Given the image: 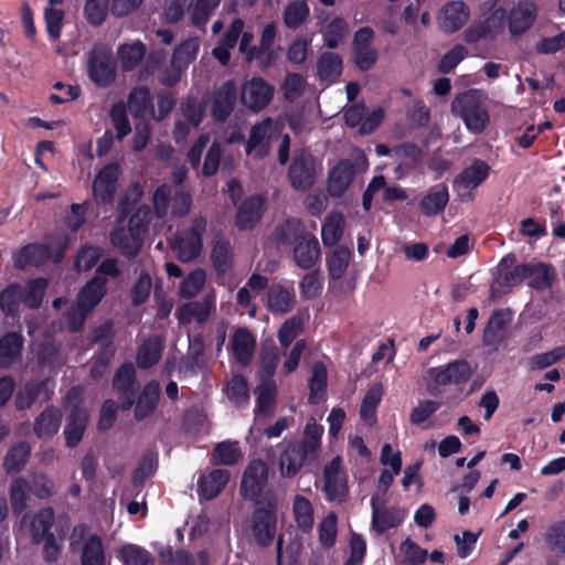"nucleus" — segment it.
I'll return each instance as SVG.
<instances>
[{
    "instance_id": "obj_32",
    "label": "nucleus",
    "mask_w": 565,
    "mask_h": 565,
    "mask_svg": "<svg viewBox=\"0 0 565 565\" xmlns=\"http://www.w3.org/2000/svg\"><path fill=\"white\" fill-rule=\"evenodd\" d=\"M62 423V412L58 407H45L34 419L33 431L39 439H49L57 434Z\"/></svg>"
},
{
    "instance_id": "obj_56",
    "label": "nucleus",
    "mask_w": 565,
    "mask_h": 565,
    "mask_svg": "<svg viewBox=\"0 0 565 565\" xmlns=\"http://www.w3.org/2000/svg\"><path fill=\"white\" fill-rule=\"evenodd\" d=\"M30 483L24 478H17L10 486V501L14 514L20 515L28 505Z\"/></svg>"
},
{
    "instance_id": "obj_17",
    "label": "nucleus",
    "mask_w": 565,
    "mask_h": 565,
    "mask_svg": "<svg viewBox=\"0 0 565 565\" xmlns=\"http://www.w3.org/2000/svg\"><path fill=\"white\" fill-rule=\"evenodd\" d=\"M237 102V86L233 79L225 81L212 94L211 116L216 122L226 121Z\"/></svg>"
},
{
    "instance_id": "obj_5",
    "label": "nucleus",
    "mask_w": 565,
    "mask_h": 565,
    "mask_svg": "<svg viewBox=\"0 0 565 565\" xmlns=\"http://www.w3.org/2000/svg\"><path fill=\"white\" fill-rule=\"evenodd\" d=\"M451 111L455 116L460 117L467 129L473 134H481L489 124V114L475 90L457 95L451 103Z\"/></svg>"
},
{
    "instance_id": "obj_43",
    "label": "nucleus",
    "mask_w": 565,
    "mask_h": 565,
    "mask_svg": "<svg viewBox=\"0 0 565 565\" xmlns=\"http://www.w3.org/2000/svg\"><path fill=\"white\" fill-rule=\"evenodd\" d=\"M31 455V446L28 441H19L13 444L3 460V467L7 473L20 472L29 461Z\"/></svg>"
},
{
    "instance_id": "obj_38",
    "label": "nucleus",
    "mask_w": 565,
    "mask_h": 565,
    "mask_svg": "<svg viewBox=\"0 0 565 565\" xmlns=\"http://www.w3.org/2000/svg\"><path fill=\"white\" fill-rule=\"evenodd\" d=\"M342 70L343 60L338 53L323 52L317 61V75L321 82L334 83Z\"/></svg>"
},
{
    "instance_id": "obj_55",
    "label": "nucleus",
    "mask_w": 565,
    "mask_h": 565,
    "mask_svg": "<svg viewBox=\"0 0 565 565\" xmlns=\"http://www.w3.org/2000/svg\"><path fill=\"white\" fill-rule=\"evenodd\" d=\"M200 41L198 38H189L182 41L172 53V63L179 67H186L199 53Z\"/></svg>"
},
{
    "instance_id": "obj_11",
    "label": "nucleus",
    "mask_w": 565,
    "mask_h": 565,
    "mask_svg": "<svg viewBox=\"0 0 565 565\" xmlns=\"http://www.w3.org/2000/svg\"><path fill=\"white\" fill-rule=\"evenodd\" d=\"M113 388L117 394L118 408L122 412L131 409L139 390L136 369L131 362H125L116 370Z\"/></svg>"
},
{
    "instance_id": "obj_36",
    "label": "nucleus",
    "mask_w": 565,
    "mask_h": 565,
    "mask_svg": "<svg viewBox=\"0 0 565 565\" xmlns=\"http://www.w3.org/2000/svg\"><path fill=\"white\" fill-rule=\"evenodd\" d=\"M55 520L54 510L51 507L40 509L30 523L31 543L40 544L50 533Z\"/></svg>"
},
{
    "instance_id": "obj_13",
    "label": "nucleus",
    "mask_w": 565,
    "mask_h": 565,
    "mask_svg": "<svg viewBox=\"0 0 565 565\" xmlns=\"http://www.w3.org/2000/svg\"><path fill=\"white\" fill-rule=\"evenodd\" d=\"M288 179L295 190H308L316 182V161L313 156L306 150L295 153L288 169Z\"/></svg>"
},
{
    "instance_id": "obj_9",
    "label": "nucleus",
    "mask_w": 565,
    "mask_h": 565,
    "mask_svg": "<svg viewBox=\"0 0 565 565\" xmlns=\"http://www.w3.org/2000/svg\"><path fill=\"white\" fill-rule=\"evenodd\" d=\"M489 174L490 166L481 159H473L454 179V189L458 193L460 201H472L475 198L472 191L480 186L488 179Z\"/></svg>"
},
{
    "instance_id": "obj_57",
    "label": "nucleus",
    "mask_w": 565,
    "mask_h": 565,
    "mask_svg": "<svg viewBox=\"0 0 565 565\" xmlns=\"http://www.w3.org/2000/svg\"><path fill=\"white\" fill-rule=\"evenodd\" d=\"M233 254L228 241L218 239L211 252V262L218 274H225L232 266Z\"/></svg>"
},
{
    "instance_id": "obj_24",
    "label": "nucleus",
    "mask_w": 565,
    "mask_h": 565,
    "mask_svg": "<svg viewBox=\"0 0 565 565\" xmlns=\"http://www.w3.org/2000/svg\"><path fill=\"white\" fill-rule=\"evenodd\" d=\"M213 307L214 297L206 295L200 301H189L178 307L175 317L180 324H188L193 320L199 323H203L209 318Z\"/></svg>"
},
{
    "instance_id": "obj_12",
    "label": "nucleus",
    "mask_w": 565,
    "mask_h": 565,
    "mask_svg": "<svg viewBox=\"0 0 565 565\" xmlns=\"http://www.w3.org/2000/svg\"><path fill=\"white\" fill-rule=\"evenodd\" d=\"M372 509V530L381 535L390 529L398 527L406 515L404 509L398 507L385 508V499L381 498L379 493L373 494L370 501Z\"/></svg>"
},
{
    "instance_id": "obj_34",
    "label": "nucleus",
    "mask_w": 565,
    "mask_h": 565,
    "mask_svg": "<svg viewBox=\"0 0 565 565\" xmlns=\"http://www.w3.org/2000/svg\"><path fill=\"white\" fill-rule=\"evenodd\" d=\"M232 350L236 361L246 366L252 362L256 339L247 328H238L232 338Z\"/></svg>"
},
{
    "instance_id": "obj_14",
    "label": "nucleus",
    "mask_w": 565,
    "mask_h": 565,
    "mask_svg": "<svg viewBox=\"0 0 565 565\" xmlns=\"http://www.w3.org/2000/svg\"><path fill=\"white\" fill-rule=\"evenodd\" d=\"M342 459L335 456L323 468V492L329 502L342 503L349 494L347 477L341 475Z\"/></svg>"
},
{
    "instance_id": "obj_29",
    "label": "nucleus",
    "mask_w": 565,
    "mask_h": 565,
    "mask_svg": "<svg viewBox=\"0 0 565 565\" xmlns=\"http://www.w3.org/2000/svg\"><path fill=\"white\" fill-rule=\"evenodd\" d=\"M53 391L49 388V382L42 381H26L24 386L17 393L14 398V406L18 411H26L36 402L41 396L44 401L51 399Z\"/></svg>"
},
{
    "instance_id": "obj_22",
    "label": "nucleus",
    "mask_w": 565,
    "mask_h": 565,
    "mask_svg": "<svg viewBox=\"0 0 565 565\" xmlns=\"http://www.w3.org/2000/svg\"><path fill=\"white\" fill-rule=\"evenodd\" d=\"M107 292V278L95 275L79 290L77 295V308L89 313L105 297Z\"/></svg>"
},
{
    "instance_id": "obj_21",
    "label": "nucleus",
    "mask_w": 565,
    "mask_h": 565,
    "mask_svg": "<svg viewBox=\"0 0 565 565\" xmlns=\"http://www.w3.org/2000/svg\"><path fill=\"white\" fill-rule=\"evenodd\" d=\"M320 245L318 238L310 232L306 233L295 244L294 260L301 269L313 268L320 259Z\"/></svg>"
},
{
    "instance_id": "obj_44",
    "label": "nucleus",
    "mask_w": 565,
    "mask_h": 565,
    "mask_svg": "<svg viewBox=\"0 0 565 565\" xmlns=\"http://www.w3.org/2000/svg\"><path fill=\"white\" fill-rule=\"evenodd\" d=\"M306 233L308 232L300 220L289 217L276 226L273 236L276 243L289 245L292 242L296 244Z\"/></svg>"
},
{
    "instance_id": "obj_19",
    "label": "nucleus",
    "mask_w": 565,
    "mask_h": 565,
    "mask_svg": "<svg viewBox=\"0 0 565 565\" xmlns=\"http://www.w3.org/2000/svg\"><path fill=\"white\" fill-rule=\"evenodd\" d=\"M470 18V9L462 1L445 3L438 15L439 28L447 34L459 31Z\"/></svg>"
},
{
    "instance_id": "obj_37",
    "label": "nucleus",
    "mask_w": 565,
    "mask_h": 565,
    "mask_svg": "<svg viewBox=\"0 0 565 565\" xmlns=\"http://www.w3.org/2000/svg\"><path fill=\"white\" fill-rule=\"evenodd\" d=\"M448 202V189L445 184H443L428 191V193L419 202V210L425 216H435L444 212Z\"/></svg>"
},
{
    "instance_id": "obj_49",
    "label": "nucleus",
    "mask_w": 565,
    "mask_h": 565,
    "mask_svg": "<svg viewBox=\"0 0 565 565\" xmlns=\"http://www.w3.org/2000/svg\"><path fill=\"white\" fill-rule=\"evenodd\" d=\"M21 303H23V287L20 284H10L0 291V310L6 316L15 315Z\"/></svg>"
},
{
    "instance_id": "obj_45",
    "label": "nucleus",
    "mask_w": 565,
    "mask_h": 565,
    "mask_svg": "<svg viewBox=\"0 0 565 565\" xmlns=\"http://www.w3.org/2000/svg\"><path fill=\"white\" fill-rule=\"evenodd\" d=\"M162 343L159 338H149L138 349L136 362L141 370L154 366L161 359Z\"/></svg>"
},
{
    "instance_id": "obj_30",
    "label": "nucleus",
    "mask_w": 565,
    "mask_h": 565,
    "mask_svg": "<svg viewBox=\"0 0 565 565\" xmlns=\"http://www.w3.org/2000/svg\"><path fill=\"white\" fill-rule=\"evenodd\" d=\"M24 338L20 332L9 331L0 338V369L8 370L22 358Z\"/></svg>"
},
{
    "instance_id": "obj_39",
    "label": "nucleus",
    "mask_w": 565,
    "mask_h": 565,
    "mask_svg": "<svg viewBox=\"0 0 565 565\" xmlns=\"http://www.w3.org/2000/svg\"><path fill=\"white\" fill-rule=\"evenodd\" d=\"M146 53L147 47L139 40L132 43L121 44L117 50V57L119 60L121 70L124 72L134 71L145 58Z\"/></svg>"
},
{
    "instance_id": "obj_10",
    "label": "nucleus",
    "mask_w": 565,
    "mask_h": 565,
    "mask_svg": "<svg viewBox=\"0 0 565 565\" xmlns=\"http://www.w3.org/2000/svg\"><path fill=\"white\" fill-rule=\"evenodd\" d=\"M375 32L371 26H362L353 34L352 61L361 72H367L376 64L379 51L373 46Z\"/></svg>"
},
{
    "instance_id": "obj_61",
    "label": "nucleus",
    "mask_w": 565,
    "mask_h": 565,
    "mask_svg": "<svg viewBox=\"0 0 565 565\" xmlns=\"http://www.w3.org/2000/svg\"><path fill=\"white\" fill-rule=\"evenodd\" d=\"M309 13V7L305 1H294L284 10V23L289 29H298L308 19Z\"/></svg>"
},
{
    "instance_id": "obj_52",
    "label": "nucleus",
    "mask_w": 565,
    "mask_h": 565,
    "mask_svg": "<svg viewBox=\"0 0 565 565\" xmlns=\"http://www.w3.org/2000/svg\"><path fill=\"white\" fill-rule=\"evenodd\" d=\"M118 557L124 565H154L150 552L136 544H125L119 548Z\"/></svg>"
},
{
    "instance_id": "obj_54",
    "label": "nucleus",
    "mask_w": 565,
    "mask_h": 565,
    "mask_svg": "<svg viewBox=\"0 0 565 565\" xmlns=\"http://www.w3.org/2000/svg\"><path fill=\"white\" fill-rule=\"evenodd\" d=\"M294 514L298 527L307 533L313 526V508L311 502L303 495H296L294 500Z\"/></svg>"
},
{
    "instance_id": "obj_50",
    "label": "nucleus",
    "mask_w": 565,
    "mask_h": 565,
    "mask_svg": "<svg viewBox=\"0 0 565 565\" xmlns=\"http://www.w3.org/2000/svg\"><path fill=\"white\" fill-rule=\"evenodd\" d=\"M152 106V98L147 86L135 87L128 96V109L135 118L146 116L148 109Z\"/></svg>"
},
{
    "instance_id": "obj_62",
    "label": "nucleus",
    "mask_w": 565,
    "mask_h": 565,
    "mask_svg": "<svg viewBox=\"0 0 565 565\" xmlns=\"http://www.w3.org/2000/svg\"><path fill=\"white\" fill-rule=\"evenodd\" d=\"M382 401L381 386H372L364 395L361 406L360 416L364 422L371 423L376 419V409Z\"/></svg>"
},
{
    "instance_id": "obj_25",
    "label": "nucleus",
    "mask_w": 565,
    "mask_h": 565,
    "mask_svg": "<svg viewBox=\"0 0 565 565\" xmlns=\"http://www.w3.org/2000/svg\"><path fill=\"white\" fill-rule=\"evenodd\" d=\"M537 17V6L529 1H520L516 7L510 11L508 26L513 35L525 33L535 22Z\"/></svg>"
},
{
    "instance_id": "obj_15",
    "label": "nucleus",
    "mask_w": 565,
    "mask_h": 565,
    "mask_svg": "<svg viewBox=\"0 0 565 565\" xmlns=\"http://www.w3.org/2000/svg\"><path fill=\"white\" fill-rule=\"evenodd\" d=\"M515 263L516 257L512 253L505 255L500 260L497 267L498 274L491 287L492 290L495 285L503 288H512L522 284L524 279L532 277L534 268L531 267V264L515 265Z\"/></svg>"
},
{
    "instance_id": "obj_27",
    "label": "nucleus",
    "mask_w": 565,
    "mask_h": 565,
    "mask_svg": "<svg viewBox=\"0 0 565 565\" xmlns=\"http://www.w3.org/2000/svg\"><path fill=\"white\" fill-rule=\"evenodd\" d=\"M89 415L87 409L74 405L64 427L65 444L70 448L78 446L87 428Z\"/></svg>"
},
{
    "instance_id": "obj_3",
    "label": "nucleus",
    "mask_w": 565,
    "mask_h": 565,
    "mask_svg": "<svg viewBox=\"0 0 565 565\" xmlns=\"http://www.w3.org/2000/svg\"><path fill=\"white\" fill-rule=\"evenodd\" d=\"M250 533L259 547H269L276 537L278 498L273 490L265 493L263 502L253 503Z\"/></svg>"
},
{
    "instance_id": "obj_42",
    "label": "nucleus",
    "mask_w": 565,
    "mask_h": 565,
    "mask_svg": "<svg viewBox=\"0 0 565 565\" xmlns=\"http://www.w3.org/2000/svg\"><path fill=\"white\" fill-rule=\"evenodd\" d=\"M344 225V217L340 212H331L327 215L321 227V238L326 247H332L339 243Z\"/></svg>"
},
{
    "instance_id": "obj_6",
    "label": "nucleus",
    "mask_w": 565,
    "mask_h": 565,
    "mask_svg": "<svg viewBox=\"0 0 565 565\" xmlns=\"http://www.w3.org/2000/svg\"><path fill=\"white\" fill-rule=\"evenodd\" d=\"M87 72L98 87H109L116 81L117 64L111 50L105 44H96L88 52Z\"/></svg>"
},
{
    "instance_id": "obj_47",
    "label": "nucleus",
    "mask_w": 565,
    "mask_h": 565,
    "mask_svg": "<svg viewBox=\"0 0 565 565\" xmlns=\"http://www.w3.org/2000/svg\"><path fill=\"white\" fill-rule=\"evenodd\" d=\"M105 551L99 535L90 534L83 544L81 565H105Z\"/></svg>"
},
{
    "instance_id": "obj_26",
    "label": "nucleus",
    "mask_w": 565,
    "mask_h": 565,
    "mask_svg": "<svg viewBox=\"0 0 565 565\" xmlns=\"http://www.w3.org/2000/svg\"><path fill=\"white\" fill-rule=\"evenodd\" d=\"M355 171L348 159L340 160L329 172L328 192L332 198H341L350 186Z\"/></svg>"
},
{
    "instance_id": "obj_41",
    "label": "nucleus",
    "mask_w": 565,
    "mask_h": 565,
    "mask_svg": "<svg viewBox=\"0 0 565 565\" xmlns=\"http://www.w3.org/2000/svg\"><path fill=\"white\" fill-rule=\"evenodd\" d=\"M352 250L345 246H337L332 252L327 254L326 263L329 278L340 280L350 264Z\"/></svg>"
},
{
    "instance_id": "obj_58",
    "label": "nucleus",
    "mask_w": 565,
    "mask_h": 565,
    "mask_svg": "<svg viewBox=\"0 0 565 565\" xmlns=\"http://www.w3.org/2000/svg\"><path fill=\"white\" fill-rule=\"evenodd\" d=\"M328 385L327 367L322 362H316L312 367V376L309 381V403L317 404L319 394H324Z\"/></svg>"
},
{
    "instance_id": "obj_35",
    "label": "nucleus",
    "mask_w": 565,
    "mask_h": 565,
    "mask_svg": "<svg viewBox=\"0 0 565 565\" xmlns=\"http://www.w3.org/2000/svg\"><path fill=\"white\" fill-rule=\"evenodd\" d=\"M510 320V311L498 309L494 310L488 319L483 329L482 342L484 345H495L501 339L505 327Z\"/></svg>"
},
{
    "instance_id": "obj_18",
    "label": "nucleus",
    "mask_w": 565,
    "mask_h": 565,
    "mask_svg": "<svg viewBox=\"0 0 565 565\" xmlns=\"http://www.w3.org/2000/svg\"><path fill=\"white\" fill-rule=\"evenodd\" d=\"M119 167L117 163H108L96 174L93 182V194L98 204H111L117 191Z\"/></svg>"
},
{
    "instance_id": "obj_64",
    "label": "nucleus",
    "mask_w": 565,
    "mask_h": 565,
    "mask_svg": "<svg viewBox=\"0 0 565 565\" xmlns=\"http://www.w3.org/2000/svg\"><path fill=\"white\" fill-rule=\"evenodd\" d=\"M547 546L557 553L565 554V521L550 525L544 535Z\"/></svg>"
},
{
    "instance_id": "obj_1",
    "label": "nucleus",
    "mask_w": 565,
    "mask_h": 565,
    "mask_svg": "<svg viewBox=\"0 0 565 565\" xmlns=\"http://www.w3.org/2000/svg\"><path fill=\"white\" fill-rule=\"evenodd\" d=\"M323 431V426L311 417L306 423L302 437L286 444L279 456V472L282 478L296 477L306 465L317 459Z\"/></svg>"
},
{
    "instance_id": "obj_31",
    "label": "nucleus",
    "mask_w": 565,
    "mask_h": 565,
    "mask_svg": "<svg viewBox=\"0 0 565 565\" xmlns=\"http://www.w3.org/2000/svg\"><path fill=\"white\" fill-rule=\"evenodd\" d=\"M271 127L273 119L270 117H267L252 126L249 137L245 145V151L247 154L256 151V157L263 159L269 153V142L267 137Z\"/></svg>"
},
{
    "instance_id": "obj_40",
    "label": "nucleus",
    "mask_w": 565,
    "mask_h": 565,
    "mask_svg": "<svg viewBox=\"0 0 565 565\" xmlns=\"http://www.w3.org/2000/svg\"><path fill=\"white\" fill-rule=\"evenodd\" d=\"M296 302L295 295L279 284L271 285L267 291V306L273 313H287Z\"/></svg>"
},
{
    "instance_id": "obj_7",
    "label": "nucleus",
    "mask_w": 565,
    "mask_h": 565,
    "mask_svg": "<svg viewBox=\"0 0 565 565\" xmlns=\"http://www.w3.org/2000/svg\"><path fill=\"white\" fill-rule=\"evenodd\" d=\"M268 475L269 468L264 460H252L242 476L239 486L242 498L252 503L263 502L265 493L270 490L267 488Z\"/></svg>"
},
{
    "instance_id": "obj_8",
    "label": "nucleus",
    "mask_w": 565,
    "mask_h": 565,
    "mask_svg": "<svg viewBox=\"0 0 565 565\" xmlns=\"http://www.w3.org/2000/svg\"><path fill=\"white\" fill-rule=\"evenodd\" d=\"M206 231V220L196 216L192 220L191 226L182 236H177L173 242V250L182 263H188L196 258L202 250L203 234Z\"/></svg>"
},
{
    "instance_id": "obj_2",
    "label": "nucleus",
    "mask_w": 565,
    "mask_h": 565,
    "mask_svg": "<svg viewBox=\"0 0 565 565\" xmlns=\"http://www.w3.org/2000/svg\"><path fill=\"white\" fill-rule=\"evenodd\" d=\"M473 373L475 370L471 364L465 359H457L445 365L429 367L426 371L429 379L427 392L437 397L444 395L448 387H454L455 394L451 399L458 398Z\"/></svg>"
},
{
    "instance_id": "obj_20",
    "label": "nucleus",
    "mask_w": 565,
    "mask_h": 565,
    "mask_svg": "<svg viewBox=\"0 0 565 565\" xmlns=\"http://www.w3.org/2000/svg\"><path fill=\"white\" fill-rule=\"evenodd\" d=\"M160 399V384L157 380L148 381L135 398L134 416L140 422L150 417L157 409Z\"/></svg>"
},
{
    "instance_id": "obj_59",
    "label": "nucleus",
    "mask_w": 565,
    "mask_h": 565,
    "mask_svg": "<svg viewBox=\"0 0 565 565\" xmlns=\"http://www.w3.org/2000/svg\"><path fill=\"white\" fill-rule=\"evenodd\" d=\"M277 388L274 382L262 384L257 388L255 415H269L273 412Z\"/></svg>"
},
{
    "instance_id": "obj_4",
    "label": "nucleus",
    "mask_w": 565,
    "mask_h": 565,
    "mask_svg": "<svg viewBox=\"0 0 565 565\" xmlns=\"http://www.w3.org/2000/svg\"><path fill=\"white\" fill-rule=\"evenodd\" d=\"M70 245V237L66 234H61L56 237L55 249L42 243H29L13 253V266L19 270H24L26 267H41L49 260L58 264L64 258V252Z\"/></svg>"
},
{
    "instance_id": "obj_28",
    "label": "nucleus",
    "mask_w": 565,
    "mask_h": 565,
    "mask_svg": "<svg viewBox=\"0 0 565 565\" xmlns=\"http://www.w3.org/2000/svg\"><path fill=\"white\" fill-rule=\"evenodd\" d=\"M264 200L259 195L246 198L237 207L235 226L239 231L252 230L262 218Z\"/></svg>"
},
{
    "instance_id": "obj_33",
    "label": "nucleus",
    "mask_w": 565,
    "mask_h": 565,
    "mask_svg": "<svg viewBox=\"0 0 565 565\" xmlns=\"http://www.w3.org/2000/svg\"><path fill=\"white\" fill-rule=\"evenodd\" d=\"M226 469H214L206 476H201L198 481L199 495L205 500L215 499L226 487L230 480Z\"/></svg>"
},
{
    "instance_id": "obj_46",
    "label": "nucleus",
    "mask_w": 565,
    "mask_h": 565,
    "mask_svg": "<svg viewBox=\"0 0 565 565\" xmlns=\"http://www.w3.org/2000/svg\"><path fill=\"white\" fill-rule=\"evenodd\" d=\"M393 156L398 168L415 169L423 160L424 150L414 142H402L394 147Z\"/></svg>"
},
{
    "instance_id": "obj_53",
    "label": "nucleus",
    "mask_w": 565,
    "mask_h": 565,
    "mask_svg": "<svg viewBox=\"0 0 565 565\" xmlns=\"http://www.w3.org/2000/svg\"><path fill=\"white\" fill-rule=\"evenodd\" d=\"M349 33V24L341 17L333 18L326 26L322 35L324 45L330 49H337Z\"/></svg>"
},
{
    "instance_id": "obj_63",
    "label": "nucleus",
    "mask_w": 565,
    "mask_h": 565,
    "mask_svg": "<svg viewBox=\"0 0 565 565\" xmlns=\"http://www.w3.org/2000/svg\"><path fill=\"white\" fill-rule=\"evenodd\" d=\"M228 399L237 406H245L249 401V391L246 379L243 375H235L226 386Z\"/></svg>"
},
{
    "instance_id": "obj_23",
    "label": "nucleus",
    "mask_w": 565,
    "mask_h": 565,
    "mask_svg": "<svg viewBox=\"0 0 565 565\" xmlns=\"http://www.w3.org/2000/svg\"><path fill=\"white\" fill-rule=\"evenodd\" d=\"M109 242L120 255L132 259L141 252L145 238L121 226L115 227L109 233Z\"/></svg>"
},
{
    "instance_id": "obj_48",
    "label": "nucleus",
    "mask_w": 565,
    "mask_h": 565,
    "mask_svg": "<svg viewBox=\"0 0 565 565\" xmlns=\"http://www.w3.org/2000/svg\"><path fill=\"white\" fill-rule=\"evenodd\" d=\"M242 457L238 443L224 440L215 445L211 454L213 465L233 466Z\"/></svg>"
},
{
    "instance_id": "obj_51",
    "label": "nucleus",
    "mask_w": 565,
    "mask_h": 565,
    "mask_svg": "<svg viewBox=\"0 0 565 565\" xmlns=\"http://www.w3.org/2000/svg\"><path fill=\"white\" fill-rule=\"evenodd\" d=\"M49 280L43 277L30 279L23 288V303L30 309L41 307Z\"/></svg>"
},
{
    "instance_id": "obj_60",
    "label": "nucleus",
    "mask_w": 565,
    "mask_h": 565,
    "mask_svg": "<svg viewBox=\"0 0 565 565\" xmlns=\"http://www.w3.org/2000/svg\"><path fill=\"white\" fill-rule=\"evenodd\" d=\"M109 117L114 129L116 130L117 140H122L131 132V126L127 114V107L119 102L113 105Z\"/></svg>"
},
{
    "instance_id": "obj_16",
    "label": "nucleus",
    "mask_w": 565,
    "mask_h": 565,
    "mask_svg": "<svg viewBox=\"0 0 565 565\" xmlns=\"http://www.w3.org/2000/svg\"><path fill=\"white\" fill-rule=\"evenodd\" d=\"M273 96L274 87L259 76L245 82L241 89L242 104L255 113L266 108Z\"/></svg>"
}]
</instances>
